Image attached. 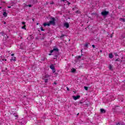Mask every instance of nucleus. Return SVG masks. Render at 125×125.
<instances>
[{"label":"nucleus","mask_w":125,"mask_h":125,"mask_svg":"<svg viewBox=\"0 0 125 125\" xmlns=\"http://www.w3.org/2000/svg\"><path fill=\"white\" fill-rule=\"evenodd\" d=\"M84 88L85 90H88V87H87V86H84Z\"/></svg>","instance_id":"obj_19"},{"label":"nucleus","mask_w":125,"mask_h":125,"mask_svg":"<svg viewBox=\"0 0 125 125\" xmlns=\"http://www.w3.org/2000/svg\"><path fill=\"white\" fill-rule=\"evenodd\" d=\"M50 24H52V25H55V18H53L51 19V21H49Z\"/></svg>","instance_id":"obj_3"},{"label":"nucleus","mask_w":125,"mask_h":125,"mask_svg":"<svg viewBox=\"0 0 125 125\" xmlns=\"http://www.w3.org/2000/svg\"><path fill=\"white\" fill-rule=\"evenodd\" d=\"M44 83H47V82H48V79H44Z\"/></svg>","instance_id":"obj_22"},{"label":"nucleus","mask_w":125,"mask_h":125,"mask_svg":"<svg viewBox=\"0 0 125 125\" xmlns=\"http://www.w3.org/2000/svg\"><path fill=\"white\" fill-rule=\"evenodd\" d=\"M100 110H101V113H103L104 114H105V113H106V110H105V109L103 108H101Z\"/></svg>","instance_id":"obj_7"},{"label":"nucleus","mask_w":125,"mask_h":125,"mask_svg":"<svg viewBox=\"0 0 125 125\" xmlns=\"http://www.w3.org/2000/svg\"><path fill=\"white\" fill-rule=\"evenodd\" d=\"M22 29L26 30V25L24 24L23 26H22Z\"/></svg>","instance_id":"obj_17"},{"label":"nucleus","mask_w":125,"mask_h":125,"mask_svg":"<svg viewBox=\"0 0 125 125\" xmlns=\"http://www.w3.org/2000/svg\"><path fill=\"white\" fill-rule=\"evenodd\" d=\"M79 115H80V113H78L77 114V116H79Z\"/></svg>","instance_id":"obj_41"},{"label":"nucleus","mask_w":125,"mask_h":125,"mask_svg":"<svg viewBox=\"0 0 125 125\" xmlns=\"http://www.w3.org/2000/svg\"><path fill=\"white\" fill-rule=\"evenodd\" d=\"M115 56H118V54H115Z\"/></svg>","instance_id":"obj_38"},{"label":"nucleus","mask_w":125,"mask_h":125,"mask_svg":"<svg viewBox=\"0 0 125 125\" xmlns=\"http://www.w3.org/2000/svg\"><path fill=\"white\" fill-rule=\"evenodd\" d=\"M82 58V56H78L76 57L77 59H81Z\"/></svg>","instance_id":"obj_15"},{"label":"nucleus","mask_w":125,"mask_h":125,"mask_svg":"<svg viewBox=\"0 0 125 125\" xmlns=\"http://www.w3.org/2000/svg\"><path fill=\"white\" fill-rule=\"evenodd\" d=\"M109 58H113V54L110 53L109 54Z\"/></svg>","instance_id":"obj_12"},{"label":"nucleus","mask_w":125,"mask_h":125,"mask_svg":"<svg viewBox=\"0 0 125 125\" xmlns=\"http://www.w3.org/2000/svg\"><path fill=\"white\" fill-rule=\"evenodd\" d=\"M125 36H121V40H124L125 39Z\"/></svg>","instance_id":"obj_24"},{"label":"nucleus","mask_w":125,"mask_h":125,"mask_svg":"<svg viewBox=\"0 0 125 125\" xmlns=\"http://www.w3.org/2000/svg\"><path fill=\"white\" fill-rule=\"evenodd\" d=\"M22 25H25L26 24V22L25 21H23L22 22Z\"/></svg>","instance_id":"obj_25"},{"label":"nucleus","mask_w":125,"mask_h":125,"mask_svg":"<svg viewBox=\"0 0 125 125\" xmlns=\"http://www.w3.org/2000/svg\"><path fill=\"white\" fill-rule=\"evenodd\" d=\"M53 3H54V2H51V3H50V4H53Z\"/></svg>","instance_id":"obj_32"},{"label":"nucleus","mask_w":125,"mask_h":125,"mask_svg":"<svg viewBox=\"0 0 125 125\" xmlns=\"http://www.w3.org/2000/svg\"><path fill=\"white\" fill-rule=\"evenodd\" d=\"M63 37H65V35L62 34V35L60 37V39H63Z\"/></svg>","instance_id":"obj_16"},{"label":"nucleus","mask_w":125,"mask_h":125,"mask_svg":"<svg viewBox=\"0 0 125 125\" xmlns=\"http://www.w3.org/2000/svg\"><path fill=\"white\" fill-rule=\"evenodd\" d=\"M64 26L65 27V28H68L69 27H70V25L68 22H65L64 23Z\"/></svg>","instance_id":"obj_5"},{"label":"nucleus","mask_w":125,"mask_h":125,"mask_svg":"<svg viewBox=\"0 0 125 125\" xmlns=\"http://www.w3.org/2000/svg\"><path fill=\"white\" fill-rule=\"evenodd\" d=\"M54 84H57V83L56 82L54 83Z\"/></svg>","instance_id":"obj_34"},{"label":"nucleus","mask_w":125,"mask_h":125,"mask_svg":"<svg viewBox=\"0 0 125 125\" xmlns=\"http://www.w3.org/2000/svg\"><path fill=\"white\" fill-rule=\"evenodd\" d=\"M75 72H76V69L73 68L72 69V73H75Z\"/></svg>","instance_id":"obj_18"},{"label":"nucleus","mask_w":125,"mask_h":125,"mask_svg":"<svg viewBox=\"0 0 125 125\" xmlns=\"http://www.w3.org/2000/svg\"><path fill=\"white\" fill-rule=\"evenodd\" d=\"M27 6H28V7H32V5L31 4L27 5Z\"/></svg>","instance_id":"obj_27"},{"label":"nucleus","mask_w":125,"mask_h":125,"mask_svg":"<svg viewBox=\"0 0 125 125\" xmlns=\"http://www.w3.org/2000/svg\"><path fill=\"white\" fill-rule=\"evenodd\" d=\"M11 55V56H14V54H12Z\"/></svg>","instance_id":"obj_33"},{"label":"nucleus","mask_w":125,"mask_h":125,"mask_svg":"<svg viewBox=\"0 0 125 125\" xmlns=\"http://www.w3.org/2000/svg\"><path fill=\"white\" fill-rule=\"evenodd\" d=\"M108 68L109 70H110L111 71H113V66L112 65L109 64L108 66Z\"/></svg>","instance_id":"obj_9"},{"label":"nucleus","mask_w":125,"mask_h":125,"mask_svg":"<svg viewBox=\"0 0 125 125\" xmlns=\"http://www.w3.org/2000/svg\"><path fill=\"white\" fill-rule=\"evenodd\" d=\"M101 14L103 15V16H106L109 14V11H104L101 12Z\"/></svg>","instance_id":"obj_2"},{"label":"nucleus","mask_w":125,"mask_h":125,"mask_svg":"<svg viewBox=\"0 0 125 125\" xmlns=\"http://www.w3.org/2000/svg\"><path fill=\"white\" fill-rule=\"evenodd\" d=\"M53 50H54V51H59V49H58V48H53Z\"/></svg>","instance_id":"obj_13"},{"label":"nucleus","mask_w":125,"mask_h":125,"mask_svg":"<svg viewBox=\"0 0 125 125\" xmlns=\"http://www.w3.org/2000/svg\"><path fill=\"white\" fill-rule=\"evenodd\" d=\"M0 8H1V7L0 6Z\"/></svg>","instance_id":"obj_52"},{"label":"nucleus","mask_w":125,"mask_h":125,"mask_svg":"<svg viewBox=\"0 0 125 125\" xmlns=\"http://www.w3.org/2000/svg\"><path fill=\"white\" fill-rule=\"evenodd\" d=\"M100 52H102V50H100Z\"/></svg>","instance_id":"obj_44"},{"label":"nucleus","mask_w":125,"mask_h":125,"mask_svg":"<svg viewBox=\"0 0 125 125\" xmlns=\"http://www.w3.org/2000/svg\"><path fill=\"white\" fill-rule=\"evenodd\" d=\"M41 31H44V29H43V28L42 27H41Z\"/></svg>","instance_id":"obj_23"},{"label":"nucleus","mask_w":125,"mask_h":125,"mask_svg":"<svg viewBox=\"0 0 125 125\" xmlns=\"http://www.w3.org/2000/svg\"><path fill=\"white\" fill-rule=\"evenodd\" d=\"M3 16L4 17H7V13H6V12H4L3 13Z\"/></svg>","instance_id":"obj_10"},{"label":"nucleus","mask_w":125,"mask_h":125,"mask_svg":"<svg viewBox=\"0 0 125 125\" xmlns=\"http://www.w3.org/2000/svg\"><path fill=\"white\" fill-rule=\"evenodd\" d=\"M0 34H1L2 35V36H3V35H4V33L3 32H1L0 33Z\"/></svg>","instance_id":"obj_26"},{"label":"nucleus","mask_w":125,"mask_h":125,"mask_svg":"<svg viewBox=\"0 0 125 125\" xmlns=\"http://www.w3.org/2000/svg\"><path fill=\"white\" fill-rule=\"evenodd\" d=\"M50 24H51L50 22H49L48 23H44L43 25L44 27H46V26H50Z\"/></svg>","instance_id":"obj_6"},{"label":"nucleus","mask_w":125,"mask_h":125,"mask_svg":"<svg viewBox=\"0 0 125 125\" xmlns=\"http://www.w3.org/2000/svg\"><path fill=\"white\" fill-rule=\"evenodd\" d=\"M49 56L52 55V54H51V53H50V54H49Z\"/></svg>","instance_id":"obj_37"},{"label":"nucleus","mask_w":125,"mask_h":125,"mask_svg":"<svg viewBox=\"0 0 125 125\" xmlns=\"http://www.w3.org/2000/svg\"><path fill=\"white\" fill-rule=\"evenodd\" d=\"M50 69L52 70V72L53 73H55L56 72V70H55V67L54 66V65L53 64H52L50 65Z\"/></svg>","instance_id":"obj_1"},{"label":"nucleus","mask_w":125,"mask_h":125,"mask_svg":"<svg viewBox=\"0 0 125 125\" xmlns=\"http://www.w3.org/2000/svg\"><path fill=\"white\" fill-rule=\"evenodd\" d=\"M88 44H89V43H86L84 44L85 47H88Z\"/></svg>","instance_id":"obj_14"},{"label":"nucleus","mask_w":125,"mask_h":125,"mask_svg":"<svg viewBox=\"0 0 125 125\" xmlns=\"http://www.w3.org/2000/svg\"><path fill=\"white\" fill-rule=\"evenodd\" d=\"M4 24H6V22H4Z\"/></svg>","instance_id":"obj_43"},{"label":"nucleus","mask_w":125,"mask_h":125,"mask_svg":"<svg viewBox=\"0 0 125 125\" xmlns=\"http://www.w3.org/2000/svg\"><path fill=\"white\" fill-rule=\"evenodd\" d=\"M73 99H74L75 100H78V99L81 98V96L80 95H78L76 96H73Z\"/></svg>","instance_id":"obj_4"},{"label":"nucleus","mask_w":125,"mask_h":125,"mask_svg":"<svg viewBox=\"0 0 125 125\" xmlns=\"http://www.w3.org/2000/svg\"><path fill=\"white\" fill-rule=\"evenodd\" d=\"M9 38V37L8 36H7V39H8Z\"/></svg>","instance_id":"obj_47"},{"label":"nucleus","mask_w":125,"mask_h":125,"mask_svg":"<svg viewBox=\"0 0 125 125\" xmlns=\"http://www.w3.org/2000/svg\"><path fill=\"white\" fill-rule=\"evenodd\" d=\"M66 0H62V1H65Z\"/></svg>","instance_id":"obj_46"},{"label":"nucleus","mask_w":125,"mask_h":125,"mask_svg":"<svg viewBox=\"0 0 125 125\" xmlns=\"http://www.w3.org/2000/svg\"><path fill=\"white\" fill-rule=\"evenodd\" d=\"M67 90H69V88H68V87H66Z\"/></svg>","instance_id":"obj_39"},{"label":"nucleus","mask_w":125,"mask_h":125,"mask_svg":"<svg viewBox=\"0 0 125 125\" xmlns=\"http://www.w3.org/2000/svg\"><path fill=\"white\" fill-rule=\"evenodd\" d=\"M92 46L93 48H95V45H92Z\"/></svg>","instance_id":"obj_29"},{"label":"nucleus","mask_w":125,"mask_h":125,"mask_svg":"<svg viewBox=\"0 0 125 125\" xmlns=\"http://www.w3.org/2000/svg\"><path fill=\"white\" fill-rule=\"evenodd\" d=\"M72 9L73 10H75V8H73Z\"/></svg>","instance_id":"obj_42"},{"label":"nucleus","mask_w":125,"mask_h":125,"mask_svg":"<svg viewBox=\"0 0 125 125\" xmlns=\"http://www.w3.org/2000/svg\"><path fill=\"white\" fill-rule=\"evenodd\" d=\"M70 2H68V4H70Z\"/></svg>","instance_id":"obj_49"},{"label":"nucleus","mask_w":125,"mask_h":125,"mask_svg":"<svg viewBox=\"0 0 125 125\" xmlns=\"http://www.w3.org/2000/svg\"><path fill=\"white\" fill-rule=\"evenodd\" d=\"M76 13H77L78 14H81V11H77L76 12Z\"/></svg>","instance_id":"obj_20"},{"label":"nucleus","mask_w":125,"mask_h":125,"mask_svg":"<svg viewBox=\"0 0 125 125\" xmlns=\"http://www.w3.org/2000/svg\"><path fill=\"white\" fill-rule=\"evenodd\" d=\"M120 125V123H118L116 124V125Z\"/></svg>","instance_id":"obj_36"},{"label":"nucleus","mask_w":125,"mask_h":125,"mask_svg":"<svg viewBox=\"0 0 125 125\" xmlns=\"http://www.w3.org/2000/svg\"><path fill=\"white\" fill-rule=\"evenodd\" d=\"M121 21H123V22H125V19H121Z\"/></svg>","instance_id":"obj_21"},{"label":"nucleus","mask_w":125,"mask_h":125,"mask_svg":"<svg viewBox=\"0 0 125 125\" xmlns=\"http://www.w3.org/2000/svg\"><path fill=\"white\" fill-rule=\"evenodd\" d=\"M15 117H18V115H16L15 116Z\"/></svg>","instance_id":"obj_45"},{"label":"nucleus","mask_w":125,"mask_h":125,"mask_svg":"<svg viewBox=\"0 0 125 125\" xmlns=\"http://www.w3.org/2000/svg\"><path fill=\"white\" fill-rule=\"evenodd\" d=\"M110 38H113V34L110 35Z\"/></svg>","instance_id":"obj_30"},{"label":"nucleus","mask_w":125,"mask_h":125,"mask_svg":"<svg viewBox=\"0 0 125 125\" xmlns=\"http://www.w3.org/2000/svg\"><path fill=\"white\" fill-rule=\"evenodd\" d=\"M4 60H5V61H6V59H5Z\"/></svg>","instance_id":"obj_50"},{"label":"nucleus","mask_w":125,"mask_h":125,"mask_svg":"<svg viewBox=\"0 0 125 125\" xmlns=\"http://www.w3.org/2000/svg\"><path fill=\"white\" fill-rule=\"evenodd\" d=\"M2 3H5V1H1V2Z\"/></svg>","instance_id":"obj_31"},{"label":"nucleus","mask_w":125,"mask_h":125,"mask_svg":"<svg viewBox=\"0 0 125 125\" xmlns=\"http://www.w3.org/2000/svg\"><path fill=\"white\" fill-rule=\"evenodd\" d=\"M37 25H39V23H37Z\"/></svg>","instance_id":"obj_51"},{"label":"nucleus","mask_w":125,"mask_h":125,"mask_svg":"<svg viewBox=\"0 0 125 125\" xmlns=\"http://www.w3.org/2000/svg\"><path fill=\"white\" fill-rule=\"evenodd\" d=\"M11 61H16V57H13L11 58L10 59Z\"/></svg>","instance_id":"obj_8"},{"label":"nucleus","mask_w":125,"mask_h":125,"mask_svg":"<svg viewBox=\"0 0 125 125\" xmlns=\"http://www.w3.org/2000/svg\"><path fill=\"white\" fill-rule=\"evenodd\" d=\"M53 51H54L53 50H50V53H53Z\"/></svg>","instance_id":"obj_28"},{"label":"nucleus","mask_w":125,"mask_h":125,"mask_svg":"<svg viewBox=\"0 0 125 125\" xmlns=\"http://www.w3.org/2000/svg\"><path fill=\"white\" fill-rule=\"evenodd\" d=\"M49 77H50V75H48V74H46L44 76V78L45 79H47V78H49Z\"/></svg>","instance_id":"obj_11"},{"label":"nucleus","mask_w":125,"mask_h":125,"mask_svg":"<svg viewBox=\"0 0 125 125\" xmlns=\"http://www.w3.org/2000/svg\"><path fill=\"white\" fill-rule=\"evenodd\" d=\"M81 52H83V50H81Z\"/></svg>","instance_id":"obj_48"},{"label":"nucleus","mask_w":125,"mask_h":125,"mask_svg":"<svg viewBox=\"0 0 125 125\" xmlns=\"http://www.w3.org/2000/svg\"><path fill=\"white\" fill-rule=\"evenodd\" d=\"M80 104H83V102H81L80 103Z\"/></svg>","instance_id":"obj_40"},{"label":"nucleus","mask_w":125,"mask_h":125,"mask_svg":"<svg viewBox=\"0 0 125 125\" xmlns=\"http://www.w3.org/2000/svg\"><path fill=\"white\" fill-rule=\"evenodd\" d=\"M8 8H11V6H8Z\"/></svg>","instance_id":"obj_35"}]
</instances>
